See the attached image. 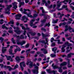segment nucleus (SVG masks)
I'll return each instance as SVG.
<instances>
[{
	"label": "nucleus",
	"instance_id": "obj_53",
	"mask_svg": "<svg viewBox=\"0 0 74 74\" xmlns=\"http://www.w3.org/2000/svg\"><path fill=\"white\" fill-rule=\"evenodd\" d=\"M59 59L61 62H63V59L62 58H59Z\"/></svg>",
	"mask_w": 74,
	"mask_h": 74
},
{
	"label": "nucleus",
	"instance_id": "obj_49",
	"mask_svg": "<svg viewBox=\"0 0 74 74\" xmlns=\"http://www.w3.org/2000/svg\"><path fill=\"white\" fill-rule=\"evenodd\" d=\"M31 49H29L28 50H27L26 51V53H30V51H31Z\"/></svg>",
	"mask_w": 74,
	"mask_h": 74
},
{
	"label": "nucleus",
	"instance_id": "obj_55",
	"mask_svg": "<svg viewBox=\"0 0 74 74\" xmlns=\"http://www.w3.org/2000/svg\"><path fill=\"white\" fill-rule=\"evenodd\" d=\"M53 40H54V38H51V42H52L53 41Z\"/></svg>",
	"mask_w": 74,
	"mask_h": 74
},
{
	"label": "nucleus",
	"instance_id": "obj_26",
	"mask_svg": "<svg viewBox=\"0 0 74 74\" xmlns=\"http://www.w3.org/2000/svg\"><path fill=\"white\" fill-rule=\"evenodd\" d=\"M66 25V22H64L62 23H61L60 25L59 26L60 27L61 26H64V25Z\"/></svg>",
	"mask_w": 74,
	"mask_h": 74
},
{
	"label": "nucleus",
	"instance_id": "obj_42",
	"mask_svg": "<svg viewBox=\"0 0 74 74\" xmlns=\"http://www.w3.org/2000/svg\"><path fill=\"white\" fill-rule=\"evenodd\" d=\"M50 26V24L49 23V22L48 23H47L46 24V25L45 26V27H46V26H48V27H49Z\"/></svg>",
	"mask_w": 74,
	"mask_h": 74
},
{
	"label": "nucleus",
	"instance_id": "obj_10",
	"mask_svg": "<svg viewBox=\"0 0 74 74\" xmlns=\"http://www.w3.org/2000/svg\"><path fill=\"white\" fill-rule=\"evenodd\" d=\"M35 21L34 19H32L31 21H30V26L32 27L33 26H34L36 24L38 23V22H36L35 23V24H33V22Z\"/></svg>",
	"mask_w": 74,
	"mask_h": 74
},
{
	"label": "nucleus",
	"instance_id": "obj_52",
	"mask_svg": "<svg viewBox=\"0 0 74 74\" xmlns=\"http://www.w3.org/2000/svg\"><path fill=\"white\" fill-rule=\"evenodd\" d=\"M41 30H43V31H44L45 32H46V29H45L43 27L41 28Z\"/></svg>",
	"mask_w": 74,
	"mask_h": 74
},
{
	"label": "nucleus",
	"instance_id": "obj_61",
	"mask_svg": "<svg viewBox=\"0 0 74 74\" xmlns=\"http://www.w3.org/2000/svg\"><path fill=\"white\" fill-rule=\"evenodd\" d=\"M56 72H57L56 71H55L54 70L52 71V73H53L54 74H55V73H56Z\"/></svg>",
	"mask_w": 74,
	"mask_h": 74
},
{
	"label": "nucleus",
	"instance_id": "obj_46",
	"mask_svg": "<svg viewBox=\"0 0 74 74\" xmlns=\"http://www.w3.org/2000/svg\"><path fill=\"white\" fill-rule=\"evenodd\" d=\"M62 7L63 8V9H64V8H67V5H63Z\"/></svg>",
	"mask_w": 74,
	"mask_h": 74
},
{
	"label": "nucleus",
	"instance_id": "obj_63",
	"mask_svg": "<svg viewBox=\"0 0 74 74\" xmlns=\"http://www.w3.org/2000/svg\"><path fill=\"white\" fill-rule=\"evenodd\" d=\"M70 7L71 8H72V9L73 10H74V7H73V6L71 5L70 6Z\"/></svg>",
	"mask_w": 74,
	"mask_h": 74
},
{
	"label": "nucleus",
	"instance_id": "obj_47",
	"mask_svg": "<svg viewBox=\"0 0 74 74\" xmlns=\"http://www.w3.org/2000/svg\"><path fill=\"white\" fill-rule=\"evenodd\" d=\"M29 44L28 43L27 45H25V48H29Z\"/></svg>",
	"mask_w": 74,
	"mask_h": 74
},
{
	"label": "nucleus",
	"instance_id": "obj_28",
	"mask_svg": "<svg viewBox=\"0 0 74 74\" xmlns=\"http://www.w3.org/2000/svg\"><path fill=\"white\" fill-rule=\"evenodd\" d=\"M5 56H6L8 60H10L11 59V56H7V55H5Z\"/></svg>",
	"mask_w": 74,
	"mask_h": 74
},
{
	"label": "nucleus",
	"instance_id": "obj_48",
	"mask_svg": "<svg viewBox=\"0 0 74 74\" xmlns=\"http://www.w3.org/2000/svg\"><path fill=\"white\" fill-rule=\"evenodd\" d=\"M67 71H64L62 73V74H67Z\"/></svg>",
	"mask_w": 74,
	"mask_h": 74
},
{
	"label": "nucleus",
	"instance_id": "obj_59",
	"mask_svg": "<svg viewBox=\"0 0 74 74\" xmlns=\"http://www.w3.org/2000/svg\"><path fill=\"white\" fill-rule=\"evenodd\" d=\"M63 10V8L62 7V8H60V9H58V11H60L61 10Z\"/></svg>",
	"mask_w": 74,
	"mask_h": 74
},
{
	"label": "nucleus",
	"instance_id": "obj_44",
	"mask_svg": "<svg viewBox=\"0 0 74 74\" xmlns=\"http://www.w3.org/2000/svg\"><path fill=\"white\" fill-rule=\"evenodd\" d=\"M50 56L51 57H56V54H51Z\"/></svg>",
	"mask_w": 74,
	"mask_h": 74
},
{
	"label": "nucleus",
	"instance_id": "obj_20",
	"mask_svg": "<svg viewBox=\"0 0 74 74\" xmlns=\"http://www.w3.org/2000/svg\"><path fill=\"white\" fill-rule=\"evenodd\" d=\"M60 15V17H59V18H62V16L64 15V14H61V13H60V12H58L57 13L58 15Z\"/></svg>",
	"mask_w": 74,
	"mask_h": 74
},
{
	"label": "nucleus",
	"instance_id": "obj_41",
	"mask_svg": "<svg viewBox=\"0 0 74 74\" xmlns=\"http://www.w3.org/2000/svg\"><path fill=\"white\" fill-rule=\"evenodd\" d=\"M46 19H43L41 21V22L42 23H45L46 22Z\"/></svg>",
	"mask_w": 74,
	"mask_h": 74
},
{
	"label": "nucleus",
	"instance_id": "obj_62",
	"mask_svg": "<svg viewBox=\"0 0 74 74\" xmlns=\"http://www.w3.org/2000/svg\"><path fill=\"white\" fill-rule=\"evenodd\" d=\"M12 74H18L17 72H13L12 73Z\"/></svg>",
	"mask_w": 74,
	"mask_h": 74
},
{
	"label": "nucleus",
	"instance_id": "obj_8",
	"mask_svg": "<svg viewBox=\"0 0 74 74\" xmlns=\"http://www.w3.org/2000/svg\"><path fill=\"white\" fill-rule=\"evenodd\" d=\"M27 34L28 37L30 38V34L32 36H34L35 35H36V32L30 31L29 32L27 33Z\"/></svg>",
	"mask_w": 74,
	"mask_h": 74
},
{
	"label": "nucleus",
	"instance_id": "obj_39",
	"mask_svg": "<svg viewBox=\"0 0 74 74\" xmlns=\"http://www.w3.org/2000/svg\"><path fill=\"white\" fill-rule=\"evenodd\" d=\"M14 23V21L12 20L10 21V22L8 23V24H12V25H13Z\"/></svg>",
	"mask_w": 74,
	"mask_h": 74
},
{
	"label": "nucleus",
	"instance_id": "obj_19",
	"mask_svg": "<svg viewBox=\"0 0 74 74\" xmlns=\"http://www.w3.org/2000/svg\"><path fill=\"white\" fill-rule=\"evenodd\" d=\"M15 60L17 63H19V61H20V58H19V57L18 56H17L16 57Z\"/></svg>",
	"mask_w": 74,
	"mask_h": 74
},
{
	"label": "nucleus",
	"instance_id": "obj_43",
	"mask_svg": "<svg viewBox=\"0 0 74 74\" xmlns=\"http://www.w3.org/2000/svg\"><path fill=\"white\" fill-rule=\"evenodd\" d=\"M20 39H24L25 38V37L23 36V35H21L20 36Z\"/></svg>",
	"mask_w": 74,
	"mask_h": 74
},
{
	"label": "nucleus",
	"instance_id": "obj_57",
	"mask_svg": "<svg viewBox=\"0 0 74 74\" xmlns=\"http://www.w3.org/2000/svg\"><path fill=\"white\" fill-rule=\"evenodd\" d=\"M0 66L1 67V69H3V67L4 68V65L3 64H0Z\"/></svg>",
	"mask_w": 74,
	"mask_h": 74
},
{
	"label": "nucleus",
	"instance_id": "obj_13",
	"mask_svg": "<svg viewBox=\"0 0 74 74\" xmlns=\"http://www.w3.org/2000/svg\"><path fill=\"white\" fill-rule=\"evenodd\" d=\"M18 4V3L16 2H14V3H13V8L14 9H16L18 8V6H17V4Z\"/></svg>",
	"mask_w": 74,
	"mask_h": 74
},
{
	"label": "nucleus",
	"instance_id": "obj_3",
	"mask_svg": "<svg viewBox=\"0 0 74 74\" xmlns=\"http://www.w3.org/2000/svg\"><path fill=\"white\" fill-rule=\"evenodd\" d=\"M14 29H16L17 30H15L14 32L17 34H20L22 32V31L20 30V28L18 27H13Z\"/></svg>",
	"mask_w": 74,
	"mask_h": 74
},
{
	"label": "nucleus",
	"instance_id": "obj_51",
	"mask_svg": "<svg viewBox=\"0 0 74 74\" xmlns=\"http://www.w3.org/2000/svg\"><path fill=\"white\" fill-rule=\"evenodd\" d=\"M67 60H68V65H70V60L69 59H67Z\"/></svg>",
	"mask_w": 74,
	"mask_h": 74
},
{
	"label": "nucleus",
	"instance_id": "obj_60",
	"mask_svg": "<svg viewBox=\"0 0 74 74\" xmlns=\"http://www.w3.org/2000/svg\"><path fill=\"white\" fill-rule=\"evenodd\" d=\"M3 61V58L0 59V63H2Z\"/></svg>",
	"mask_w": 74,
	"mask_h": 74
},
{
	"label": "nucleus",
	"instance_id": "obj_31",
	"mask_svg": "<svg viewBox=\"0 0 74 74\" xmlns=\"http://www.w3.org/2000/svg\"><path fill=\"white\" fill-rule=\"evenodd\" d=\"M9 67H10V66H6V65H5L3 66V68L5 69V70L7 69H9Z\"/></svg>",
	"mask_w": 74,
	"mask_h": 74
},
{
	"label": "nucleus",
	"instance_id": "obj_5",
	"mask_svg": "<svg viewBox=\"0 0 74 74\" xmlns=\"http://www.w3.org/2000/svg\"><path fill=\"white\" fill-rule=\"evenodd\" d=\"M69 42H66L62 46V47L61 48V50L62 51V52H64L66 49H64V48L66 47V45L68 46Z\"/></svg>",
	"mask_w": 74,
	"mask_h": 74
},
{
	"label": "nucleus",
	"instance_id": "obj_33",
	"mask_svg": "<svg viewBox=\"0 0 74 74\" xmlns=\"http://www.w3.org/2000/svg\"><path fill=\"white\" fill-rule=\"evenodd\" d=\"M52 71L51 70V69H49L47 70V71L49 74H51L52 73Z\"/></svg>",
	"mask_w": 74,
	"mask_h": 74
},
{
	"label": "nucleus",
	"instance_id": "obj_56",
	"mask_svg": "<svg viewBox=\"0 0 74 74\" xmlns=\"http://www.w3.org/2000/svg\"><path fill=\"white\" fill-rule=\"evenodd\" d=\"M68 21H70L71 22L73 21V19L71 18H68Z\"/></svg>",
	"mask_w": 74,
	"mask_h": 74
},
{
	"label": "nucleus",
	"instance_id": "obj_27",
	"mask_svg": "<svg viewBox=\"0 0 74 74\" xmlns=\"http://www.w3.org/2000/svg\"><path fill=\"white\" fill-rule=\"evenodd\" d=\"M58 21H59V20L58 19H56V21L54 20V19H53V20L52 22V23L54 24L56 23L57 22H58Z\"/></svg>",
	"mask_w": 74,
	"mask_h": 74
},
{
	"label": "nucleus",
	"instance_id": "obj_22",
	"mask_svg": "<svg viewBox=\"0 0 74 74\" xmlns=\"http://www.w3.org/2000/svg\"><path fill=\"white\" fill-rule=\"evenodd\" d=\"M56 50H57V47H54V48H52V51L53 52H54V53H56Z\"/></svg>",
	"mask_w": 74,
	"mask_h": 74
},
{
	"label": "nucleus",
	"instance_id": "obj_35",
	"mask_svg": "<svg viewBox=\"0 0 74 74\" xmlns=\"http://www.w3.org/2000/svg\"><path fill=\"white\" fill-rule=\"evenodd\" d=\"M18 67L19 66H18V65L17 64H16V65L14 66V68L13 69V70H15V69H16L18 68Z\"/></svg>",
	"mask_w": 74,
	"mask_h": 74
},
{
	"label": "nucleus",
	"instance_id": "obj_24",
	"mask_svg": "<svg viewBox=\"0 0 74 74\" xmlns=\"http://www.w3.org/2000/svg\"><path fill=\"white\" fill-rule=\"evenodd\" d=\"M25 4L24 2H22L19 3V7H21L22 5H23Z\"/></svg>",
	"mask_w": 74,
	"mask_h": 74
},
{
	"label": "nucleus",
	"instance_id": "obj_25",
	"mask_svg": "<svg viewBox=\"0 0 74 74\" xmlns=\"http://www.w3.org/2000/svg\"><path fill=\"white\" fill-rule=\"evenodd\" d=\"M25 19L26 20V21H27V20H28V19L26 18V16H24L22 17V21H24Z\"/></svg>",
	"mask_w": 74,
	"mask_h": 74
},
{
	"label": "nucleus",
	"instance_id": "obj_36",
	"mask_svg": "<svg viewBox=\"0 0 74 74\" xmlns=\"http://www.w3.org/2000/svg\"><path fill=\"white\" fill-rule=\"evenodd\" d=\"M59 67L58 66L55 65L53 66V69H59Z\"/></svg>",
	"mask_w": 74,
	"mask_h": 74
},
{
	"label": "nucleus",
	"instance_id": "obj_50",
	"mask_svg": "<svg viewBox=\"0 0 74 74\" xmlns=\"http://www.w3.org/2000/svg\"><path fill=\"white\" fill-rule=\"evenodd\" d=\"M40 16H45V14H39Z\"/></svg>",
	"mask_w": 74,
	"mask_h": 74
},
{
	"label": "nucleus",
	"instance_id": "obj_15",
	"mask_svg": "<svg viewBox=\"0 0 74 74\" xmlns=\"http://www.w3.org/2000/svg\"><path fill=\"white\" fill-rule=\"evenodd\" d=\"M56 4H54L53 5H51L48 8H53V9H54L56 7Z\"/></svg>",
	"mask_w": 74,
	"mask_h": 74
},
{
	"label": "nucleus",
	"instance_id": "obj_23",
	"mask_svg": "<svg viewBox=\"0 0 74 74\" xmlns=\"http://www.w3.org/2000/svg\"><path fill=\"white\" fill-rule=\"evenodd\" d=\"M74 53H70L69 54L67 55V58H70L71 56V55H74Z\"/></svg>",
	"mask_w": 74,
	"mask_h": 74
},
{
	"label": "nucleus",
	"instance_id": "obj_54",
	"mask_svg": "<svg viewBox=\"0 0 74 74\" xmlns=\"http://www.w3.org/2000/svg\"><path fill=\"white\" fill-rule=\"evenodd\" d=\"M26 30H24V31H23V35H24V36H25L26 35Z\"/></svg>",
	"mask_w": 74,
	"mask_h": 74
},
{
	"label": "nucleus",
	"instance_id": "obj_40",
	"mask_svg": "<svg viewBox=\"0 0 74 74\" xmlns=\"http://www.w3.org/2000/svg\"><path fill=\"white\" fill-rule=\"evenodd\" d=\"M46 2V0H42V3L41 4L42 5H44V3H45Z\"/></svg>",
	"mask_w": 74,
	"mask_h": 74
},
{
	"label": "nucleus",
	"instance_id": "obj_2",
	"mask_svg": "<svg viewBox=\"0 0 74 74\" xmlns=\"http://www.w3.org/2000/svg\"><path fill=\"white\" fill-rule=\"evenodd\" d=\"M69 1V4H70L71 2V0H65L64 1H63L61 2H59V1H58L57 2V6L58 8H59L60 7V5H61L62 3H64V4H67V3L68 2V1Z\"/></svg>",
	"mask_w": 74,
	"mask_h": 74
},
{
	"label": "nucleus",
	"instance_id": "obj_16",
	"mask_svg": "<svg viewBox=\"0 0 74 74\" xmlns=\"http://www.w3.org/2000/svg\"><path fill=\"white\" fill-rule=\"evenodd\" d=\"M28 64H29V68H32L33 66V63L32 62H28L27 63V65H28Z\"/></svg>",
	"mask_w": 74,
	"mask_h": 74
},
{
	"label": "nucleus",
	"instance_id": "obj_14",
	"mask_svg": "<svg viewBox=\"0 0 74 74\" xmlns=\"http://www.w3.org/2000/svg\"><path fill=\"white\" fill-rule=\"evenodd\" d=\"M40 50L42 51H43V52L44 54H47V53H48V51L46 50V49L44 48L41 49Z\"/></svg>",
	"mask_w": 74,
	"mask_h": 74
},
{
	"label": "nucleus",
	"instance_id": "obj_38",
	"mask_svg": "<svg viewBox=\"0 0 74 74\" xmlns=\"http://www.w3.org/2000/svg\"><path fill=\"white\" fill-rule=\"evenodd\" d=\"M22 29H23V30H27V29H29V28H25V27H24V26H23V27H22Z\"/></svg>",
	"mask_w": 74,
	"mask_h": 74
},
{
	"label": "nucleus",
	"instance_id": "obj_12",
	"mask_svg": "<svg viewBox=\"0 0 74 74\" xmlns=\"http://www.w3.org/2000/svg\"><path fill=\"white\" fill-rule=\"evenodd\" d=\"M46 42H45V40H40L39 41V42H42V43H43V44L44 43L45 44V45L46 44H47V43H48V42L47 40V39H46Z\"/></svg>",
	"mask_w": 74,
	"mask_h": 74
},
{
	"label": "nucleus",
	"instance_id": "obj_17",
	"mask_svg": "<svg viewBox=\"0 0 74 74\" xmlns=\"http://www.w3.org/2000/svg\"><path fill=\"white\" fill-rule=\"evenodd\" d=\"M69 31L70 33H72V32H74V29H72V28L70 26L68 27Z\"/></svg>",
	"mask_w": 74,
	"mask_h": 74
},
{
	"label": "nucleus",
	"instance_id": "obj_21",
	"mask_svg": "<svg viewBox=\"0 0 74 74\" xmlns=\"http://www.w3.org/2000/svg\"><path fill=\"white\" fill-rule=\"evenodd\" d=\"M69 26H69L67 25H66L65 26V29L64 30V32H67V31L69 30Z\"/></svg>",
	"mask_w": 74,
	"mask_h": 74
},
{
	"label": "nucleus",
	"instance_id": "obj_11",
	"mask_svg": "<svg viewBox=\"0 0 74 74\" xmlns=\"http://www.w3.org/2000/svg\"><path fill=\"white\" fill-rule=\"evenodd\" d=\"M16 19L18 20L20 19V18L22 16V15L20 14H18L16 15Z\"/></svg>",
	"mask_w": 74,
	"mask_h": 74
},
{
	"label": "nucleus",
	"instance_id": "obj_45",
	"mask_svg": "<svg viewBox=\"0 0 74 74\" xmlns=\"http://www.w3.org/2000/svg\"><path fill=\"white\" fill-rule=\"evenodd\" d=\"M58 44H63V42H60V40H58Z\"/></svg>",
	"mask_w": 74,
	"mask_h": 74
},
{
	"label": "nucleus",
	"instance_id": "obj_34",
	"mask_svg": "<svg viewBox=\"0 0 74 74\" xmlns=\"http://www.w3.org/2000/svg\"><path fill=\"white\" fill-rule=\"evenodd\" d=\"M23 10H24V11L23 12V14H27V13L26 12V11H27V9H24Z\"/></svg>",
	"mask_w": 74,
	"mask_h": 74
},
{
	"label": "nucleus",
	"instance_id": "obj_6",
	"mask_svg": "<svg viewBox=\"0 0 74 74\" xmlns=\"http://www.w3.org/2000/svg\"><path fill=\"white\" fill-rule=\"evenodd\" d=\"M34 66H35V68L36 69H34L32 71L33 73H36L37 74L38 73V66H36V64H34Z\"/></svg>",
	"mask_w": 74,
	"mask_h": 74
},
{
	"label": "nucleus",
	"instance_id": "obj_30",
	"mask_svg": "<svg viewBox=\"0 0 74 74\" xmlns=\"http://www.w3.org/2000/svg\"><path fill=\"white\" fill-rule=\"evenodd\" d=\"M27 14L28 17H30V18H32V15H31V12H29V14L27 13Z\"/></svg>",
	"mask_w": 74,
	"mask_h": 74
},
{
	"label": "nucleus",
	"instance_id": "obj_29",
	"mask_svg": "<svg viewBox=\"0 0 74 74\" xmlns=\"http://www.w3.org/2000/svg\"><path fill=\"white\" fill-rule=\"evenodd\" d=\"M4 48H5V47H3L2 48V51L3 53H5V51H7V49Z\"/></svg>",
	"mask_w": 74,
	"mask_h": 74
},
{
	"label": "nucleus",
	"instance_id": "obj_64",
	"mask_svg": "<svg viewBox=\"0 0 74 74\" xmlns=\"http://www.w3.org/2000/svg\"><path fill=\"white\" fill-rule=\"evenodd\" d=\"M24 73L25 74H28V72H27V71H25L24 72Z\"/></svg>",
	"mask_w": 74,
	"mask_h": 74
},
{
	"label": "nucleus",
	"instance_id": "obj_18",
	"mask_svg": "<svg viewBox=\"0 0 74 74\" xmlns=\"http://www.w3.org/2000/svg\"><path fill=\"white\" fill-rule=\"evenodd\" d=\"M9 52L10 55H15V53H12V49H9Z\"/></svg>",
	"mask_w": 74,
	"mask_h": 74
},
{
	"label": "nucleus",
	"instance_id": "obj_37",
	"mask_svg": "<svg viewBox=\"0 0 74 74\" xmlns=\"http://www.w3.org/2000/svg\"><path fill=\"white\" fill-rule=\"evenodd\" d=\"M42 37H43V38L44 37H47L48 36V35H45L43 33H42Z\"/></svg>",
	"mask_w": 74,
	"mask_h": 74
},
{
	"label": "nucleus",
	"instance_id": "obj_32",
	"mask_svg": "<svg viewBox=\"0 0 74 74\" xmlns=\"http://www.w3.org/2000/svg\"><path fill=\"white\" fill-rule=\"evenodd\" d=\"M11 41H12L13 44H16L15 40H14V38H12Z\"/></svg>",
	"mask_w": 74,
	"mask_h": 74
},
{
	"label": "nucleus",
	"instance_id": "obj_58",
	"mask_svg": "<svg viewBox=\"0 0 74 74\" xmlns=\"http://www.w3.org/2000/svg\"><path fill=\"white\" fill-rule=\"evenodd\" d=\"M0 7H2V8H4V7H5L4 5H3L1 4H0Z\"/></svg>",
	"mask_w": 74,
	"mask_h": 74
},
{
	"label": "nucleus",
	"instance_id": "obj_7",
	"mask_svg": "<svg viewBox=\"0 0 74 74\" xmlns=\"http://www.w3.org/2000/svg\"><path fill=\"white\" fill-rule=\"evenodd\" d=\"M16 42L17 45H21L22 46L23 44H25L26 43V41L23 40L21 42H19V40H18V39H17Z\"/></svg>",
	"mask_w": 74,
	"mask_h": 74
},
{
	"label": "nucleus",
	"instance_id": "obj_4",
	"mask_svg": "<svg viewBox=\"0 0 74 74\" xmlns=\"http://www.w3.org/2000/svg\"><path fill=\"white\" fill-rule=\"evenodd\" d=\"M66 65H67V62H64L60 64V67H59L58 68V69H59L58 71L60 73H62L63 72V71H62V66H66Z\"/></svg>",
	"mask_w": 74,
	"mask_h": 74
},
{
	"label": "nucleus",
	"instance_id": "obj_1",
	"mask_svg": "<svg viewBox=\"0 0 74 74\" xmlns=\"http://www.w3.org/2000/svg\"><path fill=\"white\" fill-rule=\"evenodd\" d=\"M6 6L7 7V8H5V11L4 12V13H5V14H8V15H10V12L9 11H7V10H8V11H10V8L12 7V6L11 5H8V4H7Z\"/></svg>",
	"mask_w": 74,
	"mask_h": 74
},
{
	"label": "nucleus",
	"instance_id": "obj_9",
	"mask_svg": "<svg viewBox=\"0 0 74 74\" xmlns=\"http://www.w3.org/2000/svg\"><path fill=\"white\" fill-rule=\"evenodd\" d=\"M20 65L21 67L22 71H23L24 68L22 66H23V67H25V66H26V65H25V62H22L20 63Z\"/></svg>",
	"mask_w": 74,
	"mask_h": 74
}]
</instances>
